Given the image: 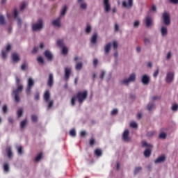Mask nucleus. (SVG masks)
Returning a JSON list of instances; mask_svg holds the SVG:
<instances>
[{
    "instance_id": "nucleus-1",
    "label": "nucleus",
    "mask_w": 178,
    "mask_h": 178,
    "mask_svg": "<svg viewBox=\"0 0 178 178\" xmlns=\"http://www.w3.org/2000/svg\"><path fill=\"white\" fill-rule=\"evenodd\" d=\"M87 91L79 92L76 96H74L71 99V104L72 106L76 105V101H78L79 104H83V101L87 98Z\"/></svg>"
},
{
    "instance_id": "nucleus-2",
    "label": "nucleus",
    "mask_w": 178,
    "mask_h": 178,
    "mask_svg": "<svg viewBox=\"0 0 178 178\" xmlns=\"http://www.w3.org/2000/svg\"><path fill=\"white\" fill-rule=\"evenodd\" d=\"M15 81L17 88L13 91V95H14L16 102H20L19 95L23 91V85L20 84V79L17 76L15 77Z\"/></svg>"
},
{
    "instance_id": "nucleus-3",
    "label": "nucleus",
    "mask_w": 178,
    "mask_h": 178,
    "mask_svg": "<svg viewBox=\"0 0 178 178\" xmlns=\"http://www.w3.org/2000/svg\"><path fill=\"white\" fill-rule=\"evenodd\" d=\"M136 77L137 74L136 73H132L129 75L128 78L122 79L120 81V84H121V86H129L130 83H134V81H136Z\"/></svg>"
},
{
    "instance_id": "nucleus-4",
    "label": "nucleus",
    "mask_w": 178,
    "mask_h": 178,
    "mask_svg": "<svg viewBox=\"0 0 178 178\" xmlns=\"http://www.w3.org/2000/svg\"><path fill=\"white\" fill-rule=\"evenodd\" d=\"M44 101H45L48 104V109H51L52 108V105H54V100L51 99V93L49 90H47L43 96Z\"/></svg>"
},
{
    "instance_id": "nucleus-5",
    "label": "nucleus",
    "mask_w": 178,
    "mask_h": 178,
    "mask_svg": "<svg viewBox=\"0 0 178 178\" xmlns=\"http://www.w3.org/2000/svg\"><path fill=\"white\" fill-rule=\"evenodd\" d=\"M44 28V22L42 19H39L38 22L33 24L32 30L33 31H41Z\"/></svg>"
},
{
    "instance_id": "nucleus-6",
    "label": "nucleus",
    "mask_w": 178,
    "mask_h": 178,
    "mask_svg": "<svg viewBox=\"0 0 178 178\" xmlns=\"http://www.w3.org/2000/svg\"><path fill=\"white\" fill-rule=\"evenodd\" d=\"M142 145H143V147H147V149H146L144 152L145 156H146V157L149 156L151 155V149H149V148H152V145L148 144V143H147L146 141H143Z\"/></svg>"
},
{
    "instance_id": "nucleus-7",
    "label": "nucleus",
    "mask_w": 178,
    "mask_h": 178,
    "mask_svg": "<svg viewBox=\"0 0 178 178\" xmlns=\"http://www.w3.org/2000/svg\"><path fill=\"white\" fill-rule=\"evenodd\" d=\"M173 80H175V72H168L165 76V83L170 84L171 83H173Z\"/></svg>"
},
{
    "instance_id": "nucleus-8",
    "label": "nucleus",
    "mask_w": 178,
    "mask_h": 178,
    "mask_svg": "<svg viewBox=\"0 0 178 178\" xmlns=\"http://www.w3.org/2000/svg\"><path fill=\"white\" fill-rule=\"evenodd\" d=\"M163 22L165 26H170V15L168 13L163 14Z\"/></svg>"
},
{
    "instance_id": "nucleus-9",
    "label": "nucleus",
    "mask_w": 178,
    "mask_h": 178,
    "mask_svg": "<svg viewBox=\"0 0 178 178\" xmlns=\"http://www.w3.org/2000/svg\"><path fill=\"white\" fill-rule=\"evenodd\" d=\"M122 6L125 9H131L133 8V0H124Z\"/></svg>"
},
{
    "instance_id": "nucleus-10",
    "label": "nucleus",
    "mask_w": 178,
    "mask_h": 178,
    "mask_svg": "<svg viewBox=\"0 0 178 178\" xmlns=\"http://www.w3.org/2000/svg\"><path fill=\"white\" fill-rule=\"evenodd\" d=\"M109 1L110 0H103L104 10L106 13H109V12H111V3Z\"/></svg>"
},
{
    "instance_id": "nucleus-11",
    "label": "nucleus",
    "mask_w": 178,
    "mask_h": 178,
    "mask_svg": "<svg viewBox=\"0 0 178 178\" xmlns=\"http://www.w3.org/2000/svg\"><path fill=\"white\" fill-rule=\"evenodd\" d=\"M150 80L151 78L148 76V74H143L141 76V82L144 86H148Z\"/></svg>"
},
{
    "instance_id": "nucleus-12",
    "label": "nucleus",
    "mask_w": 178,
    "mask_h": 178,
    "mask_svg": "<svg viewBox=\"0 0 178 178\" xmlns=\"http://www.w3.org/2000/svg\"><path fill=\"white\" fill-rule=\"evenodd\" d=\"M33 86H34L33 79H32L31 78H29L28 79V85H27V88H26V93L27 94H30V92H31V88H33Z\"/></svg>"
},
{
    "instance_id": "nucleus-13",
    "label": "nucleus",
    "mask_w": 178,
    "mask_h": 178,
    "mask_svg": "<svg viewBox=\"0 0 178 178\" xmlns=\"http://www.w3.org/2000/svg\"><path fill=\"white\" fill-rule=\"evenodd\" d=\"M111 49H112V43H106L104 47V55H109Z\"/></svg>"
},
{
    "instance_id": "nucleus-14",
    "label": "nucleus",
    "mask_w": 178,
    "mask_h": 178,
    "mask_svg": "<svg viewBox=\"0 0 178 178\" xmlns=\"http://www.w3.org/2000/svg\"><path fill=\"white\" fill-rule=\"evenodd\" d=\"M145 23L146 24V27L151 28L152 27V24H154V22L152 21V17L150 16H147L145 19Z\"/></svg>"
},
{
    "instance_id": "nucleus-15",
    "label": "nucleus",
    "mask_w": 178,
    "mask_h": 178,
    "mask_svg": "<svg viewBox=\"0 0 178 178\" xmlns=\"http://www.w3.org/2000/svg\"><path fill=\"white\" fill-rule=\"evenodd\" d=\"M160 33H161V37H166V35H168V26L161 25L160 29Z\"/></svg>"
},
{
    "instance_id": "nucleus-16",
    "label": "nucleus",
    "mask_w": 178,
    "mask_h": 178,
    "mask_svg": "<svg viewBox=\"0 0 178 178\" xmlns=\"http://www.w3.org/2000/svg\"><path fill=\"white\" fill-rule=\"evenodd\" d=\"M77 2L81 9H82L83 10H86L88 5L86 2V0H77Z\"/></svg>"
},
{
    "instance_id": "nucleus-17",
    "label": "nucleus",
    "mask_w": 178,
    "mask_h": 178,
    "mask_svg": "<svg viewBox=\"0 0 178 178\" xmlns=\"http://www.w3.org/2000/svg\"><path fill=\"white\" fill-rule=\"evenodd\" d=\"M129 134L130 131H129V129H126L125 131H124L122 134V140L124 141H130V137L129 136Z\"/></svg>"
},
{
    "instance_id": "nucleus-18",
    "label": "nucleus",
    "mask_w": 178,
    "mask_h": 178,
    "mask_svg": "<svg viewBox=\"0 0 178 178\" xmlns=\"http://www.w3.org/2000/svg\"><path fill=\"white\" fill-rule=\"evenodd\" d=\"M60 19L61 17H58L57 19L53 20L52 25L54 27H57V28L62 27V24H60Z\"/></svg>"
},
{
    "instance_id": "nucleus-19",
    "label": "nucleus",
    "mask_w": 178,
    "mask_h": 178,
    "mask_svg": "<svg viewBox=\"0 0 178 178\" xmlns=\"http://www.w3.org/2000/svg\"><path fill=\"white\" fill-rule=\"evenodd\" d=\"M10 49H12V45L10 44H7L6 47V51L3 50L2 51V56L5 59L6 58V55H8V52H10Z\"/></svg>"
},
{
    "instance_id": "nucleus-20",
    "label": "nucleus",
    "mask_w": 178,
    "mask_h": 178,
    "mask_svg": "<svg viewBox=\"0 0 178 178\" xmlns=\"http://www.w3.org/2000/svg\"><path fill=\"white\" fill-rule=\"evenodd\" d=\"M165 161H166V156L165 155H161L154 161V163L156 164L162 163L165 162Z\"/></svg>"
},
{
    "instance_id": "nucleus-21",
    "label": "nucleus",
    "mask_w": 178,
    "mask_h": 178,
    "mask_svg": "<svg viewBox=\"0 0 178 178\" xmlns=\"http://www.w3.org/2000/svg\"><path fill=\"white\" fill-rule=\"evenodd\" d=\"M71 72H72V68H70V67L65 68V80H69V77L70 76Z\"/></svg>"
},
{
    "instance_id": "nucleus-22",
    "label": "nucleus",
    "mask_w": 178,
    "mask_h": 178,
    "mask_svg": "<svg viewBox=\"0 0 178 178\" xmlns=\"http://www.w3.org/2000/svg\"><path fill=\"white\" fill-rule=\"evenodd\" d=\"M14 17L17 22L18 26H20V24H22V19L19 18V12L16 9L14 10Z\"/></svg>"
},
{
    "instance_id": "nucleus-23",
    "label": "nucleus",
    "mask_w": 178,
    "mask_h": 178,
    "mask_svg": "<svg viewBox=\"0 0 178 178\" xmlns=\"http://www.w3.org/2000/svg\"><path fill=\"white\" fill-rule=\"evenodd\" d=\"M47 84L49 87H52V86H54V74H49Z\"/></svg>"
},
{
    "instance_id": "nucleus-24",
    "label": "nucleus",
    "mask_w": 178,
    "mask_h": 178,
    "mask_svg": "<svg viewBox=\"0 0 178 178\" xmlns=\"http://www.w3.org/2000/svg\"><path fill=\"white\" fill-rule=\"evenodd\" d=\"M146 108L149 112H152V111L155 109V103L149 102V104H147Z\"/></svg>"
},
{
    "instance_id": "nucleus-25",
    "label": "nucleus",
    "mask_w": 178,
    "mask_h": 178,
    "mask_svg": "<svg viewBox=\"0 0 178 178\" xmlns=\"http://www.w3.org/2000/svg\"><path fill=\"white\" fill-rule=\"evenodd\" d=\"M6 152L8 158H12L13 156V152H12V147L8 146L6 148Z\"/></svg>"
},
{
    "instance_id": "nucleus-26",
    "label": "nucleus",
    "mask_w": 178,
    "mask_h": 178,
    "mask_svg": "<svg viewBox=\"0 0 178 178\" xmlns=\"http://www.w3.org/2000/svg\"><path fill=\"white\" fill-rule=\"evenodd\" d=\"M44 56L48 59V60H52V58H54V56L52 55V53L49 51H44Z\"/></svg>"
},
{
    "instance_id": "nucleus-27",
    "label": "nucleus",
    "mask_w": 178,
    "mask_h": 178,
    "mask_svg": "<svg viewBox=\"0 0 178 178\" xmlns=\"http://www.w3.org/2000/svg\"><path fill=\"white\" fill-rule=\"evenodd\" d=\"M12 59L13 62H19L20 60V57L17 53H13L12 55Z\"/></svg>"
},
{
    "instance_id": "nucleus-28",
    "label": "nucleus",
    "mask_w": 178,
    "mask_h": 178,
    "mask_svg": "<svg viewBox=\"0 0 178 178\" xmlns=\"http://www.w3.org/2000/svg\"><path fill=\"white\" fill-rule=\"evenodd\" d=\"M97 40H98V34L95 33L92 35L90 42L92 44H97Z\"/></svg>"
},
{
    "instance_id": "nucleus-29",
    "label": "nucleus",
    "mask_w": 178,
    "mask_h": 178,
    "mask_svg": "<svg viewBox=\"0 0 178 178\" xmlns=\"http://www.w3.org/2000/svg\"><path fill=\"white\" fill-rule=\"evenodd\" d=\"M66 12H67V6H65L60 11V17L62 18V16H65L66 15Z\"/></svg>"
},
{
    "instance_id": "nucleus-30",
    "label": "nucleus",
    "mask_w": 178,
    "mask_h": 178,
    "mask_svg": "<svg viewBox=\"0 0 178 178\" xmlns=\"http://www.w3.org/2000/svg\"><path fill=\"white\" fill-rule=\"evenodd\" d=\"M85 31H86V34H90V33H91V31H92V27L91 26V25L88 24L86 26Z\"/></svg>"
},
{
    "instance_id": "nucleus-31",
    "label": "nucleus",
    "mask_w": 178,
    "mask_h": 178,
    "mask_svg": "<svg viewBox=\"0 0 178 178\" xmlns=\"http://www.w3.org/2000/svg\"><path fill=\"white\" fill-rule=\"evenodd\" d=\"M26 126H27V120H24L20 123V127L22 130H23V129H25Z\"/></svg>"
},
{
    "instance_id": "nucleus-32",
    "label": "nucleus",
    "mask_w": 178,
    "mask_h": 178,
    "mask_svg": "<svg viewBox=\"0 0 178 178\" xmlns=\"http://www.w3.org/2000/svg\"><path fill=\"white\" fill-rule=\"evenodd\" d=\"M76 70H81L83 69V63H77L75 65Z\"/></svg>"
},
{
    "instance_id": "nucleus-33",
    "label": "nucleus",
    "mask_w": 178,
    "mask_h": 178,
    "mask_svg": "<svg viewBox=\"0 0 178 178\" xmlns=\"http://www.w3.org/2000/svg\"><path fill=\"white\" fill-rule=\"evenodd\" d=\"M166 137H168V134H166V133H165V132H161L159 135V138H161V140L166 139Z\"/></svg>"
},
{
    "instance_id": "nucleus-34",
    "label": "nucleus",
    "mask_w": 178,
    "mask_h": 178,
    "mask_svg": "<svg viewBox=\"0 0 178 178\" xmlns=\"http://www.w3.org/2000/svg\"><path fill=\"white\" fill-rule=\"evenodd\" d=\"M68 52H69V49H67L66 46L62 47V54L63 55H67Z\"/></svg>"
},
{
    "instance_id": "nucleus-35",
    "label": "nucleus",
    "mask_w": 178,
    "mask_h": 178,
    "mask_svg": "<svg viewBox=\"0 0 178 178\" xmlns=\"http://www.w3.org/2000/svg\"><path fill=\"white\" fill-rule=\"evenodd\" d=\"M41 159H42V153L38 154V156L35 159V162H40Z\"/></svg>"
},
{
    "instance_id": "nucleus-36",
    "label": "nucleus",
    "mask_w": 178,
    "mask_h": 178,
    "mask_svg": "<svg viewBox=\"0 0 178 178\" xmlns=\"http://www.w3.org/2000/svg\"><path fill=\"white\" fill-rule=\"evenodd\" d=\"M118 47H119V42L116 40H114L113 42V49H118Z\"/></svg>"
},
{
    "instance_id": "nucleus-37",
    "label": "nucleus",
    "mask_w": 178,
    "mask_h": 178,
    "mask_svg": "<svg viewBox=\"0 0 178 178\" xmlns=\"http://www.w3.org/2000/svg\"><path fill=\"white\" fill-rule=\"evenodd\" d=\"M133 26L134 29H138V27L140 26V21L138 20L134 21Z\"/></svg>"
},
{
    "instance_id": "nucleus-38",
    "label": "nucleus",
    "mask_w": 178,
    "mask_h": 178,
    "mask_svg": "<svg viewBox=\"0 0 178 178\" xmlns=\"http://www.w3.org/2000/svg\"><path fill=\"white\" fill-rule=\"evenodd\" d=\"M3 170L4 172H9V164L8 163L3 164Z\"/></svg>"
},
{
    "instance_id": "nucleus-39",
    "label": "nucleus",
    "mask_w": 178,
    "mask_h": 178,
    "mask_svg": "<svg viewBox=\"0 0 178 178\" xmlns=\"http://www.w3.org/2000/svg\"><path fill=\"white\" fill-rule=\"evenodd\" d=\"M18 118H21L23 115V108H20L17 111Z\"/></svg>"
},
{
    "instance_id": "nucleus-40",
    "label": "nucleus",
    "mask_w": 178,
    "mask_h": 178,
    "mask_svg": "<svg viewBox=\"0 0 178 178\" xmlns=\"http://www.w3.org/2000/svg\"><path fill=\"white\" fill-rule=\"evenodd\" d=\"M57 44L58 47H60V48H63L65 47V44H63V40H58L57 41Z\"/></svg>"
},
{
    "instance_id": "nucleus-41",
    "label": "nucleus",
    "mask_w": 178,
    "mask_h": 178,
    "mask_svg": "<svg viewBox=\"0 0 178 178\" xmlns=\"http://www.w3.org/2000/svg\"><path fill=\"white\" fill-rule=\"evenodd\" d=\"M130 127L134 129H137V127H138V125L137 124V122H131Z\"/></svg>"
},
{
    "instance_id": "nucleus-42",
    "label": "nucleus",
    "mask_w": 178,
    "mask_h": 178,
    "mask_svg": "<svg viewBox=\"0 0 178 178\" xmlns=\"http://www.w3.org/2000/svg\"><path fill=\"white\" fill-rule=\"evenodd\" d=\"M95 153L96 155H97V156H101V155H102V151L99 149H97L95 151Z\"/></svg>"
},
{
    "instance_id": "nucleus-43",
    "label": "nucleus",
    "mask_w": 178,
    "mask_h": 178,
    "mask_svg": "<svg viewBox=\"0 0 178 178\" xmlns=\"http://www.w3.org/2000/svg\"><path fill=\"white\" fill-rule=\"evenodd\" d=\"M70 135L72 137H76V129H71L70 131Z\"/></svg>"
},
{
    "instance_id": "nucleus-44",
    "label": "nucleus",
    "mask_w": 178,
    "mask_h": 178,
    "mask_svg": "<svg viewBox=\"0 0 178 178\" xmlns=\"http://www.w3.org/2000/svg\"><path fill=\"white\" fill-rule=\"evenodd\" d=\"M17 151H18V154L22 155V154H23V147L22 146H17Z\"/></svg>"
},
{
    "instance_id": "nucleus-45",
    "label": "nucleus",
    "mask_w": 178,
    "mask_h": 178,
    "mask_svg": "<svg viewBox=\"0 0 178 178\" xmlns=\"http://www.w3.org/2000/svg\"><path fill=\"white\" fill-rule=\"evenodd\" d=\"M177 109H178V104H175L172 106V111H173L174 112H176Z\"/></svg>"
},
{
    "instance_id": "nucleus-46",
    "label": "nucleus",
    "mask_w": 178,
    "mask_h": 178,
    "mask_svg": "<svg viewBox=\"0 0 178 178\" xmlns=\"http://www.w3.org/2000/svg\"><path fill=\"white\" fill-rule=\"evenodd\" d=\"M26 6H27V3H26L25 2H23L21 3V6H20V10H23Z\"/></svg>"
},
{
    "instance_id": "nucleus-47",
    "label": "nucleus",
    "mask_w": 178,
    "mask_h": 178,
    "mask_svg": "<svg viewBox=\"0 0 178 178\" xmlns=\"http://www.w3.org/2000/svg\"><path fill=\"white\" fill-rule=\"evenodd\" d=\"M168 2L172 5H178V0H168Z\"/></svg>"
},
{
    "instance_id": "nucleus-48",
    "label": "nucleus",
    "mask_w": 178,
    "mask_h": 178,
    "mask_svg": "<svg viewBox=\"0 0 178 178\" xmlns=\"http://www.w3.org/2000/svg\"><path fill=\"white\" fill-rule=\"evenodd\" d=\"M38 63H41L42 65H44V58H42V57L41 56L38 57Z\"/></svg>"
},
{
    "instance_id": "nucleus-49",
    "label": "nucleus",
    "mask_w": 178,
    "mask_h": 178,
    "mask_svg": "<svg viewBox=\"0 0 178 178\" xmlns=\"http://www.w3.org/2000/svg\"><path fill=\"white\" fill-rule=\"evenodd\" d=\"M0 24H5V18L2 15H0Z\"/></svg>"
},
{
    "instance_id": "nucleus-50",
    "label": "nucleus",
    "mask_w": 178,
    "mask_h": 178,
    "mask_svg": "<svg viewBox=\"0 0 178 178\" xmlns=\"http://www.w3.org/2000/svg\"><path fill=\"white\" fill-rule=\"evenodd\" d=\"M114 30H115V32H118L120 30L119 24H115Z\"/></svg>"
},
{
    "instance_id": "nucleus-51",
    "label": "nucleus",
    "mask_w": 178,
    "mask_h": 178,
    "mask_svg": "<svg viewBox=\"0 0 178 178\" xmlns=\"http://www.w3.org/2000/svg\"><path fill=\"white\" fill-rule=\"evenodd\" d=\"M158 74H159V70H156L154 74H153V76L156 79V77H158Z\"/></svg>"
},
{
    "instance_id": "nucleus-52",
    "label": "nucleus",
    "mask_w": 178,
    "mask_h": 178,
    "mask_svg": "<svg viewBox=\"0 0 178 178\" xmlns=\"http://www.w3.org/2000/svg\"><path fill=\"white\" fill-rule=\"evenodd\" d=\"M105 74H106L105 71H102V72H101V74H100V79H101L102 80H103V79H104V77H105Z\"/></svg>"
},
{
    "instance_id": "nucleus-53",
    "label": "nucleus",
    "mask_w": 178,
    "mask_h": 178,
    "mask_svg": "<svg viewBox=\"0 0 178 178\" xmlns=\"http://www.w3.org/2000/svg\"><path fill=\"white\" fill-rule=\"evenodd\" d=\"M154 134H155V131H150L147 133L148 137H152V136H154Z\"/></svg>"
},
{
    "instance_id": "nucleus-54",
    "label": "nucleus",
    "mask_w": 178,
    "mask_h": 178,
    "mask_svg": "<svg viewBox=\"0 0 178 178\" xmlns=\"http://www.w3.org/2000/svg\"><path fill=\"white\" fill-rule=\"evenodd\" d=\"M38 118L37 117V115H32L31 116V120H32V122H37Z\"/></svg>"
},
{
    "instance_id": "nucleus-55",
    "label": "nucleus",
    "mask_w": 178,
    "mask_h": 178,
    "mask_svg": "<svg viewBox=\"0 0 178 178\" xmlns=\"http://www.w3.org/2000/svg\"><path fill=\"white\" fill-rule=\"evenodd\" d=\"M118 112H119V111L116 108L113 109L112 111H111V115H118Z\"/></svg>"
},
{
    "instance_id": "nucleus-56",
    "label": "nucleus",
    "mask_w": 178,
    "mask_h": 178,
    "mask_svg": "<svg viewBox=\"0 0 178 178\" xmlns=\"http://www.w3.org/2000/svg\"><path fill=\"white\" fill-rule=\"evenodd\" d=\"M143 168L141 167H136L135 168V173H138V172H140V170H142Z\"/></svg>"
},
{
    "instance_id": "nucleus-57",
    "label": "nucleus",
    "mask_w": 178,
    "mask_h": 178,
    "mask_svg": "<svg viewBox=\"0 0 178 178\" xmlns=\"http://www.w3.org/2000/svg\"><path fill=\"white\" fill-rule=\"evenodd\" d=\"M170 58H172V52H168L167 56H166V59L169 60L170 59Z\"/></svg>"
},
{
    "instance_id": "nucleus-58",
    "label": "nucleus",
    "mask_w": 178,
    "mask_h": 178,
    "mask_svg": "<svg viewBox=\"0 0 178 178\" xmlns=\"http://www.w3.org/2000/svg\"><path fill=\"white\" fill-rule=\"evenodd\" d=\"M21 69L22 70H26V69H27V64H23L21 67Z\"/></svg>"
},
{
    "instance_id": "nucleus-59",
    "label": "nucleus",
    "mask_w": 178,
    "mask_h": 178,
    "mask_svg": "<svg viewBox=\"0 0 178 178\" xmlns=\"http://www.w3.org/2000/svg\"><path fill=\"white\" fill-rule=\"evenodd\" d=\"M93 65H94V66H97V65H98V59L95 58L93 60Z\"/></svg>"
},
{
    "instance_id": "nucleus-60",
    "label": "nucleus",
    "mask_w": 178,
    "mask_h": 178,
    "mask_svg": "<svg viewBox=\"0 0 178 178\" xmlns=\"http://www.w3.org/2000/svg\"><path fill=\"white\" fill-rule=\"evenodd\" d=\"M94 144H95V140H94V138L90 139V145H94Z\"/></svg>"
},
{
    "instance_id": "nucleus-61",
    "label": "nucleus",
    "mask_w": 178,
    "mask_h": 178,
    "mask_svg": "<svg viewBox=\"0 0 178 178\" xmlns=\"http://www.w3.org/2000/svg\"><path fill=\"white\" fill-rule=\"evenodd\" d=\"M3 111L4 112V113H6V112H8V107L6 105L3 106Z\"/></svg>"
},
{
    "instance_id": "nucleus-62",
    "label": "nucleus",
    "mask_w": 178,
    "mask_h": 178,
    "mask_svg": "<svg viewBox=\"0 0 178 178\" xmlns=\"http://www.w3.org/2000/svg\"><path fill=\"white\" fill-rule=\"evenodd\" d=\"M144 42H145V44H149V42H150L149 39L145 38L144 39Z\"/></svg>"
},
{
    "instance_id": "nucleus-63",
    "label": "nucleus",
    "mask_w": 178,
    "mask_h": 178,
    "mask_svg": "<svg viewBox=\"0 0 178 178\" xmlns=\"http://www.w3.org/2000/svg\"><path fill=\"white\" fill-rule=\"evenodd\" d=\"M137 118L138 119H141V118H143V114L141 113H138L137 114Z\"/></svg>"
},
{
    "instance_id": "nucleus-64",
    "label": "nucleus",
    "mask_w": 178,
    "mask_h": 178,
    "mask_svg": "<svg viewBox=\"0 0 178 178\" xmlns=\"http://www.w3.org/2000/svg\"><path fill=\"white\" fill-rule=\"evenodd\" d=\"M152 10H153V12H156V6L153 5L152 6Z\"/></svg>"
}]
</instances>
